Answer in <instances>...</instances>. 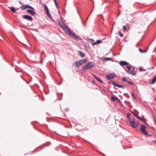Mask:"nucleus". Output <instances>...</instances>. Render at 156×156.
Segmentation results:
<instances>
[{"instance_id": "f257e3e1", "label": "nucleus", "mask_w": 156, "mask_h": 156, "mask_svg": "<svg viewBox=\"0 0 156 156\" xmlns=\"http://www.w3.org/2000/svg\"><path fill=\"white\" fill-rule=\"evenodd\" d=\"M59 24L60 27L64 30L66 33L70 37H73L76 40H81L80 38L78 35H76L73 32H72L68 27L65 25L62 22L59 21Z\"/></svg>"}, {"instance_id": "f03ea898", "label": "nucleus", "mask_w": 156, "mask_h": 156, "mask_svg": "<svg viewBox=\"0 0 156 156\" xmlns=\"http://www.w3.org/2000/svg\"><path fill=\"white\" fill-rule=\"evenodd\" d=\"M94 63L93 62H90L88 63L86 65L83 66L81 68V71L85 72L86 70L90 69L94 66Z\"/></svg>"}, {"instance_id": "7ed1b4c3", "label": "nucleus", "mask_w": 156, "mask_h": 156, "mask_svg": "<svg viewBox=\"0 0 156 156\" xmlns=\"http://www.w3.org/2000/svg\"><path fill=\"white\" fill-rule=\"evenodd\" d=\"M87 61L86 59H82L78 61L75 62V63L76 65V66L78 67L81 66L83 64L85 63Z\"/></svg>"}, {"instance_id": "20e7f679", "label": "nucleus", "mask_w": 156, "mask_h": 156, "mask_svg": "<svg viewBox=\"0 0 156 156\" xmlns=\"http://www.w3.org/2000/svg\"><path fill=\"white\" fill-rule=\"evenodd\" d=\"M131 126L133 128H136L138 126V123L135 122V119L133 118L132 121L130 122Z\"/></svg>"}, {"instance_id": "39448f33", "label": "nucleus", "mask_w": 156, "mask_h": 156, "mask_svg": "<svg viewBox=\"0 0 156 156\" xmlns=\"http://www.w3.org/2000/svg\"><path fill=\"white\" fill-rule=\"evenodd\" d=\"M116 76V75L114 73H109L106 76V78L108 80H110L113 79Z\"/></svg>"}, {"instance_id": "423d86ee", "label": "nucleus", "mask_w": 156, "mask_h": 156, "mask_svg": "<svg viewBox=\"0 0 156 156\" xmlns=\"http://www.w3.org/2000/svg\"><path fill=\"white\" fill-rule=\"evenodd\" d=\"M44 10L46 12V14L47 16L50 19H51V16L50 14V12L49 11L48 9L47 5L44 4Z\"/></svg>"}, {"instance_id": "0eeeda50", "label": "nucleus", "mask_w": 156, "mask_h": 156, "mask_svg": "<svg viewBox=\"0 0 156 156\" xmlns=\"http://www.w3.org/2000/svg\"><path fill=\"white\" fill-rule=\"evenodd\" d=\"M27 8H30L32 10H34V9L32 7L28 5H23L20 7V9H21L24 10Z\"/></svg>"}, {"instance_id": "6e6552de", "label": "nucleus", "mask_w": 156, "mask_h": 156, "mask_svg": "<svg viewBox=\"0 0 156 156\" xmlns=\"http://www.w3.org/2000/svg\"><path fill=\"white\" fill-rule=\"evenodd\" d=\"M146 127L145 126L143 125H141V128L140 129V130L142 132V133L144 134L145 135H147L148 134L147 132L145 130Z\"/></svg>"}, {"instance_id": "1a4fd4ad", "label": "nucleus", "mask_w": 156, "mask_h": 156, "mask_svg": "<svg viewBox=\"0 0 156 156\" xmlns=\"http://www.w3.org/2000/svg\"><path fill=\"white\" fill-rule=\"evenodd\" d=\"M134 67H133V68L130 70L129 69V70H126V71L127 72L133 75H136V73L134 71Z\"/></svg>"}, {"instance_id": "9d476101", "label": "nucleus", "mask_w": 156, "mask_h": 156, "mask_svg": "<svg viewBox=\"0 0 156 156\" xmlns=\"http://www.w3.org/2000/svg\"><path fill=\"white\" fill-rule=\"evenodd\" d=\"M112 83L113 85H114V86H115L117 87H119V88H124V86H123L119 84L118 83L115 81H113L112 82Z\"/></svg>"}, {"instance_id": "9b49d317", "label": "nucleus", "mask_w": 156, "mask_h": 156, "mask_svg": "<svg viewBox=\"0 0 156 156\" xmlns=\"http://www.w3.org/2000/svg\"><path fill=\"white\" fill-rule=\"evenodd\" d=\"M23 17L24 19L29 21H31L33 20L32 17L30 16L24 15Z\"/></svg>"}, {"instance_id": "f8f14e48", "label": "nucleus", "mask_w": 156, "mask_h": 156, "mask_svg": "<svg viewBox=\"0 0 156 156\" xmlns=\"http://www.w3.org/2000/svg\"><path fill=\"white\" fill-rule=\"evenodd\" d=\"M156 81V75H155L154 78L151 80H149V83L151 84H154Z\"/></svg>"}, {"instance_id": "ddd939ff", "label": "nucleus", "mask_w": 156, "mask_h": 156, "mask_svg": "<svg viewBox=\"0 0 156 156\" xmlns=\"http://www.w3.org/2000/svg\"><path fill=\"white\" fill-rule=\"evenodd\" d=\"M129 64V63L126 61H121L120 62V64L121 66L128 65Z\"/></svg>"}, {"instance_id": "4468645a", "label": "nucleus", "mask_w": 156, "mask_h": 156, "mask_svg": "<svg viewBox=\"0 0 156 156\" xmlns=\"http://www.w3.org/2000/svg\"><path fill=\"white\" fill-rule=\"evenodd\" d=\"M78 52L79 53V55L82 58L83 57L85 56V54L84 53L80 51H78Z\"/></svg>"}, {"instance_id": "2eb2a0df", "label": "nucleus", "mask_w": 156, "mask_h": 156, "mask_svg": "<svg viewBox=\"0 0 156 156\" xmlns=\"http://www.w3.org/2000/svg\"><path fill=\"white\" fill-rule=\"evenodd\" d=\"M102 42V41L100 40H98L96 42L94 43H93L92 44L93 45H96L97 44H98L101 43Z\"/></svg>"}, {"instance_id": "dca6fc26", "label": "nucleus", "mask_w": 156, "mask_h": 156, "mask_svg": "<svg viewBox=\"0 0 156 156\" xmlns=\"http://www.w3.org/2000/svg\"><path fill=\"white\" fill-rule=\"evenodd\" d=\"M10 10L13 13H15L16 12V10L15 8L13 7H10L9 8Z\"/></svg>"}, {"instance_id": "f3484780", "label": "nucleus", "mask_w": 156, "mask_h": 156, "mask_svg": "<svg viewBox=\"0 0 156 156\" xmlns=\"http://www.w3.org/2000/svg\"><path fill=\"white\" fill-rule=\"evenodd\" d=\"M126 67L127 70H129V69L130 70L132 69L133 67V66L130 65H129L127 66Z\"/></svg>"}, {"instance_id": "a211bd4d", "label": "nucleus", "mask_w": 156, "mask_h": 156, "mask_svg": "<svg viewBox=\"0 0 156 156\" xmlns=\"http://www.w3.org/2000/svg\"><path fill=\"white\" fill-rule=\"evenodd\" d=\"M139 50L140 52L141 53H143V52H146V51H143L142 50H141V49L139 48Z\"/></svg>"}, {"instance_id": "6ab92c4d", "label": "nucleus", "mask_w": 156, "mask_h": 156, "mask_svg": "<svg viewBox=\"0 0 156 156\" xmlns=\"http://www.w3.org/2000/svg\"><path fill=\"white\" fill-rule=\"evenodd\" d=\"M135 116H136L137 118L138 119H140V120H141V121H142V119L141 117H139L138 115H136Z\"/></svg>"}, {"instance_id": "aec40b11", "label": "nucleus", "mask_w": 156, "mask_h": 156, "mask_svg": "<svg viewBox=\"0 0 156 156\" xmlns=\"http://www.w3.org/2000/svg\"><path fill=\"white\" fill-rule=\"evenodd\" d=\"M104 59L105 61H107L108 60H110L111 59V58L106 57V58H104Z\"/></svg>"}, {"instance_id": "412c9836", "label": "nucleus", "mask_w": 156, "mask_h": 156, "mask_svg": "<svg viewBox=\"0 0 156 156\" xmlns=\"http://www.w3.org/2000/svg\"><path fill=\"white\" fill-rule=\"evenodd\" d=\"M36 14V12L34 11H33V12H31V15H32V16H34Z\"/></svg>"}, {"instance_id": "4be33fe9", "label": "nucleus", "mask_w": 156, "mask_h": 156, "mask_svg": "<svg viewBox=\"0 0 156 156\" xmlns=\"http://www.w3.org/2000/svg\"><path fill=\"white\" fill-rule=\"evenodd\" d=\"M96 80H98L99 82L101 83H103L102 81L100 78L98 77L97 78V79H96Z\"/></svg>"}, {"instance_id": "5701e85b", "label": "nucleus", "mask_w": 156, "mask_h": 156, "mask_svg": "<svg viewBox=\"0 0 156 156\" xmlns=\"http://www.w3.org/2000/svg\"><path fill=\"white\" fill-rule=\"evenodd\" d=\"M118 34L120 36L122 37L123 36V34L122 33L120 32H119L118 33Z\"/></svg>"}, {"instance_id": "b1692460", "label": "nucleus", "mask_w": 156, "mask_h": 156, "mask_svg": "<svg viewBox=\"0 0 156 156\" xmlns=\"http://www.w3.org/2000/svg\"><path fill=\"white\" fill-rule=\"evenodd\" d=\"M122 80L123 81H126L127 80L126 77H123L122 78Z\"/></svg>"}, {"instance_id": "393cba45", "label": "nucleus", "mask_w": 156, "mask_h": 156, "mask_svg": "<svg viewBox=\"0 0 156 156\" xmlns=\"http://www.w3.org/2000/svg\"><path fill=\"white\" fill-rule=\"evenodd\" d=\"M139 70L140 71H145L146 69H142L141 68H140L139 69Z\"/></svg>"}, {"instance_id": "a878e982", "label": "nucleus", "mask_w": 156, "mask_h": 156, "mask_svg": "<svg viewBox=\"0 0 156 156\" xmlns=\"http://www.w3.org/2000/svg\"><path fill=\"white\" fill-rule=\"evenodd\" d=\"M130 114L129 113H128L127 115V118L130 117Z\"/></svg>"}, {"instance_id": "bb28decb", "label": "nucleus", "mask_w": 156, "mask_h": 156, "mask_svg": "<svg viewBox=\"0 0 156 156\" xmlns=\"http://www.w3.org/2000/svg\"><path fill=\"white\" fill-rule=\"evenodd\" d=\"M127 118H128V120L130 122H131L132 121V120H131V119L130 117Z\"/></svg>"}, {"instance_id": "cd10ccee", "label": "nucleus", "mask_w": 156, "mask_h": 156, "mask_svg": "<svg viewBox=\"0 0 156 156\" xmlns=\"http://www.w3.org/2000/svg\"><path fill=\"white\" fill-rule=\"evenodd\" d=\"M33 11H32L30 10H27V12L29 13H30L32 12Z\"/></svg>"}, {"instance_id": "c85d7f7f", "label": "nucleus", "mask_w": 156, "mask_h": 156, "mask_svg": "<svg viewBox=\"0 0 156 156\" xmlns=\"http://www.w3.org/2000/svg\"><path fill=\"white\" fill-rule=\"evenodd\" d=\"M54 2L55 4V5L56 6V7L57 8V2H56V0H54Z\"/></svg>"}, {"instance_id": "c756f323", "label": "nucleus", "mask_w": 156, "mask_h": 156, "mask_svg": "<svg viewBox=\"0 0 156 156\" xmlns=\"http://www.w3.org/2000/svg\"><path fill=\"white\" fill-rule=\"evenodd\" d=\"M128 83L130 85H132L133 84V83L130 81L128 82Z\"/></svg>"}, {"instance_id": "7c9ffc66", "label": "nucleus", "mask_w": 156, "mask_h": 156, "mask_svg": "<svg viewBox=\"0 0 156 156\" xmlns=\"http://www.w3.org/2000/svg\"><path fill=\"white\" fill-rule=\"evenodd\" d=\"M131 112L135 116L136 115V114L134 112L132 111H131Z\"/></svg>"}, {"instance_id": "2f4dec72", "label": "nucleus", "mask_w": 156, "mask_h": 156, "mask_svg": "<svg viewBox=\"0 0 156 156\" xmlns=\"http://www.w3.org/2000/svg\"><path fill=\"white\" fill-rule=\"evenodd\" d=\"M123 29L124 30H126V27L125 26H124L123 27Z\"/></svg>"}, {"instance_id": "473e14b6", "label": "nucleus", "mask_w": 156, "mask_h": 156, "mask_svg": "<svg viewBox=\"0 0 156 156\" xmlns=\"http://www.w3.org/2000/svg\"><path fill=\"white\" fill-rule=\"evenodd\" d=\"M93 76L96 79H97V78H98L97 77H96V76H95V75H93Z\"/></svg>"}, {"instance_id": "72a5a7b5", "label": "nucleus", "mask_w": 156, "mask_h": 156, "mask_svg": "<svg viewBox=\"0 0 156 156\" xmlns=\"http://www.w3.org/2000/svg\"><path fill=\"white\" fill-rule=\"evenodd\" d=\"M90 40L92 41H94V40L93 39H91Z\"/></svg>"}, {"instance_id": "f704fd0d", "label": "nucleus", "mask_w": 156, "mask_h": 156, "mask_svg": "<svg viewBox=\"0 0 156 156\" xmlns=\"http://www.w3.org/2000/svg\"><path fill=\"white\" fill-rule=\"evenodd\" d=\"M83 25H84V26H85V23H83Z\"/></svg>"}, {"instance_id": "c9c22d12", "label": "nucleus", "mask_w": 156, "mask_h": 156, "mask_svg": "<svg viewBox=\"0 0 156 156\" xmlns=\"http://www.w3.org/2000/svg\"><path fill=\"white\" fill-rule=\"evenodd\" d=\"M113 100H115V99H114V98H113Z\"/></svg>"}, {"instance_id": "e433bc0d", "label": "nucleus", "mask_w": 156, "mask_h": 156, "mask_svg": "<svg viewBox=\"0 0 156 156\" xmlns=\"http://www.w3.org/2000/svg\"><path fill=\"white\" fill-rule=\"evenodd\" d=\"M90 14H91V12L90 13V14Z\"/></svg>"}]
</instances>
